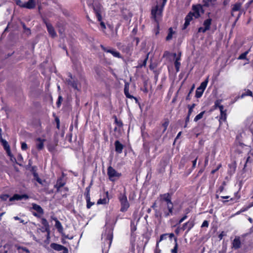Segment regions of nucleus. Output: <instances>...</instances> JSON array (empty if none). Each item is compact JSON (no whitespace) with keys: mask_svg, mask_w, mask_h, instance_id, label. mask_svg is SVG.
Wrapping results in <instances>:
<instances>
[{"mask_svg":"<svg viewBox=\"0 0 253 253\" xmlns=\"http://www.w3.org/2000/svg\"><path fill=\"white\" fill-rule=\"evenodd\" d=\"M155 215L157 217H161L162 216V213L158 210H155Z\"/></svg>","mask_w":253,"mask_h":253,"instance_id":"47","label":"nucleus"},{"mask_svg":"<svg viewBox=\"0 0 253 253\" xmlns=\"http://www.w3.org/2000/svg\"><path fill=\"white\" fill-rule=\"evenodd\" d=\"M27 145L25 142L21 143V149L22 150H26L27 149Z\"/></svg>","mask_w":253,"mask_h":253,"instance_id":"49","label":"nucleus"},{"mask_svg":"<svg viewBox=\"0 0 253 253\" xmlns=\"http://www.w3.org/2000/svg\"><path fill=\"white\" fill-rule=\"evenodd\" d=\"M107 175L109 177V179L111 181L114 182L121 177L122 174L117 171L111 166H109L107 168Z\"/></svg>","mask_w":253,"mask_h":253,"instance_id":"3","label":"nucleus"},{"mask_svg":"<svg viewBox=\"0 0 253 253\" xmlns=\"http://www.w3.org/2000/svg\"><path fill=\"white\" fill-rule=\"evenodd\" d=\"M151 208H152L153 210H158V209H157V204H156V202H155V203H154L153 204V205H152V206H151Z\"/></svg>","mask_w":253,"mask_h":253,"instance_id":"62","label":"nucleus"},{"mask_svg":"<svg viewBox=\"0 0 253 253\" xmlns=\"http://www.w3.org/2000/svg\"><path fill=\"white\" fill-rule=\"evenodd\" d=\"M249 50L246 51V52L242 53L238 58V59L243 60V59H247L249 61V59L246 58L247 54L249 53Z\"/></svg>","mask_w":253,"mask_h":253,"instance_id":"34","label":"nucleus"},{"mask_svg":"<svg viewBox=\"0 0 253 253\" xmlns=\"http://www.w3.org/2000/svg\"><path fill=\"white\" fill-rule=\"evenodd\" d=\"M204 91L201 90L200 88H199V87H198L197 88V90L196 91V93H195V96L197 98H200L203 94V92H204Z\"/></svg>","mask_w":253,"mask_h":253,"instance_id":"33","label":"nucleus"},{"mask_svg":"<svg viewBox=\"0 0 253 253\" xmlns=\"http://www.w3.org/2000/svg\"><path fill=\"white\" fill-rule=\"evenodd\" d=\"M61 252L60 253H68V249L64 247V248L63 249V250L61 251Z\"/></svg>","mask_w":253,"mask_h":253,"instance_id":"61","label":"nucleus"},{"mask_svg":"<svg viewBox=\"0 0 253 253\" xmlns=\"http://www.w3.org/2000/svg\"><path fill=\"white\" fill-rule=\"evenodd\" d=\"M219 110L220 112V116L219 118V122H220L221 120L223 121H225L226 120V110H224V107L223 105H221L219 106Z\"/></svg>","mask_w":253,"mask_h":253,"instance_id":"15","label":"nucleus"},{"mask_svg":"<svg viewBox=\"0 0 253 253\" xmlns=\"http://www.w3.org/2000/svg\"><path fill=\"white\" fill-rule=\"evenodd\" d=\"M32 208L37 211V212L39 214H42L43 213V210L42 208V207L36 204H33Z\"/></svg>","mask_w":253,"mask_h":253,"instance_id":"25","label":"nucleus"},{"mask_svg":"<svg viewBox=\"0 0 253 253\" xmlns=\"http://www.w3.org/2000/svg\"><path fill=\"white\" fill-rule=\"evenodd\" d=\"M174 236V235L173 233H168V237L170 238V239H171Z\"/></svg>","mask_w":253,"mask_h":253,"instance_id":"64","label":"nucleus"},{"mask_svg":"<svg viewBox=\"0 0 253 253\" xmlns=\"http://www.w3.org/2000/svg\"><path fill=\"white\" fill-rule=\"evenodd\" d=\"M13 218H14L15 220H18V221H19V222H20V223H23V224H26L27 223V221H25V220H23V219H21V218H19V217H18V216H14V217H13Z\"/></svg>","mask_w":253,"mask_h":253,"instance_id":"44","label":"nucleus"},{"mask_svg":"<svg viewBox=\"0 0 253 253\" xmlns=\"http://www.w3.org/2000/svg\"><path fill=\"white\" fill-rule=\"evenodd\" d=\"M17 249L18 250H21L23 251L26 252V253H30L29 250L28 249H27L26 248H25V247H19L17 248Z\"/></svg>","mask_w":253,"mask_h":253,"instance_id":"48","label":"nucleus"},{"mask_svg":"<svg viewBox=\"0 0 253 253\" xmlns=\"http://www.w3.org/2000/svg\"><path fill=\"white\" fill-rule=\"evenodd\" d=\"M86 203H87V204H86V208L87 209H90V207L94 205V203H92V202H90V195H89V192H88L87 193H86Z\"/></svg>","mask_w":253,"mask_h":253,"instance_id":"28","label":"nucleus"},{"mask_svg":"<svg viewBox=\"0 0 253 253\" xmlns=\"http://www.w3.org/2000/svg\"><path fill=\"white\" fill-rule=\"evenodd\" d=\"M0 142L1 143L4 149L6 151V153H7L8 155L11 156L10 146L8 142L4 139L0 140Z\"/></svg>","mask_w":253,"mask_h":253,"instance_id":"17","label":"nucleus"},{"mask_svg":"<svg viewBox=\"0 0 253 253\" xmlns=\"http://www.w3.org/2000/svg\"><path fill=\"white\" fill-rule=\"evenodd\" d=\"M93 7L94 11L95 13L96 16L97 18V19L99 21H101L102 20V17L100 13V10L99 9L95 8L94 6H92Z\"/></svg>","mask_w":253,"mask_h":253,"instance_id":"31","label":"nucleus"},{"mask_svg":"<svg viewBox=\"0 0 253 253\" xmlns=\"http://www.w3.org/2000/svg\"><path fill=\"white\" fill-rule=\"evenodd\" d=\"M16 3L19 6L23 7V3L22 2L21 0H15Z\"/></svg>","mask_w":253,"mask_h":253,"instance_id":"56","label":"nucleus"},{"mask_svg":"<svg viewBox=\"0 0 253 253\" xmlns=\"http://www.w3.org/2000/svg\"><path fill=\"white\" fill-rule=\"evenodd\" d=\"M50 247L55 251H61L64 248V246L56 243H51Z\"/></svg>","mask_w":253,"mask_h":253,"instance_id":"23","label":"nucleus"},{"mask_svg":"<svg viewBox=\"0 0 253 253\" xmlns=\"http://www.w3.org/2000/svg\"><path fill=\"white\" fill-rule=\"evenodd\" d=\"M45 139H42L41 138H38L36 139V147L38 150H41L43 148V143Z\"/></svg>","mask_w":253,"mask_h":253,"instance_id":"18","label":"nucleus"},{"mask_svg":"<svg viewBox=\"0 0 253 253\" xmlns=\"http://www.w3.org/2000/svg\"><path fill=\"white\" fill-rule=\"evenodd\" d=\"M212 20L211 18H209L205 20L204 22L203 25L207 30H210L211 24Z\"/></svg>","mask_w":253,"mask_h":253,"instance_id":"29","label":"nucleus"},{"mask_svg":"<svg viewBox=\"0 0 253 253\" xmlns=\"http://www.w3.org/2000/svg\"><path fill=\"white\" fill-rule=\"evenodd\" d=\"M23 28L25 31H27L29 34H30V30L29 28H27L26 27V25L25 24H23Z\"/></svg>","mask_w":253,"mask_h":253,"instance_id":"59","label":"nucleus"},{"mask_svg":"<svg viewBox=\"0 0 253 253\" xmlns=\"http://www.w3.org/2000/svg\"><path fill=\"white\" fill-rule=\"evenodd\" d=\"M159 244H158V243H156L155 253H161V250L159 248Z\"/></svg>","mask_w":253,"mask_h":253,"instance_id":"52","label":"nucleus"},{"mask_svg":"<svg viewBox=\"0 0 253 253\" xmlns=\"http://www.w3.org/2000/svg\"><path fill=\"white\" fill-rule=\"evenodd\" d=\"M221 167V164H220L219 165H218L217 167L216 168V169H213L211 171V173L212 174H214L215 172H216Z\"/></svg>","mask_w":253,"mask_h":253,"instance_id":"55","label":"nucleus"},{"mask_svg":"<svg viewBox=\"0 0 253 253\" xmlns=\"http://www.w3.org/2000/svg\"><path fill=\"white\" fill-rule=\"evenodd\" d=\"M23 8L28 9H33L36 6L35 0H29L27 2L23 3Z\"/></svg>","mask_w":253,"mask_h":253,"instance_id":"12","label":"nucleus"},{"mask_svg":"<svg viewBox=\"0 0 253 253\" xmlns=\"http://www.w3.org/2000/svg\"><path fill=\"white\" fill-rule=\"evenodd\" d=\"M109 202V199L108 198V192H106L105 193V197L103 198H100L98 200L97 204H106Z\"/></svg>","mask_w":253,"mask_h":253,"instance_id":"21","label":"nucleus"},{"mask_svg":"<svg viewBox=\"0 0 253 253\" xmlns=\"http://www.w3.org/2000/svg\"><path fill=\"white\" fill-rule=\"evenodd\" d=\"M208 79L207 80H206L205 81L202 82L200 86L198 87L199 88H200L201 90L204 91L205 89H206V87H207V84H208Z\"/></svg>","mask_w":253,"mask_h":253,"instance_id":"36","label":"nucleus"},{"mask_svg":"<svg viewBox=\"0 0 253 253\" xmlns=\"http://www.w3.org/2000/svg\"><path fill=\"white\" fill-rule=\"evenodd\" d=\"M124 93L127 98L130 99H134L137 100L136 98L134 97L132 95H130L129 93V84L127 83H125L124 87Z\"/></svg>","mask_w":253,"mask_h":253,"instance_id":"16","label":"nucleus"},{"mask_svg":"<svg viewBox=\"0 0 253 253\" xmlns=\"http://www.w3.org/2000/svg\"><path fill=\"white\" fill-rule=\"evenodd\" d=\"M34 178L35 179H36V180L40 184H43L42 183V179L39 177V175L38 174V173L35 172L34 173Z\"/></svg>","mask_w":253,"mask_h":253,"instance_id":"40","label":"nucleus"},{"mask_svg":"<svg viewBox=\"0 0 253 253\" xmlns=\"http://www.w3.org/2000/svg\"><path fill=\"white\" fill-rule=\"evenodd\" d=\"M53 219L55 221V227L56 228L58 231L60 233H62L63 232V227L61 222L56 218H54Z\"/></svg>","mask_w":253,"mask_h":253,"instance_id":"20","label":"nucleus"},{"mask_svg":"<svg viewBox=\"0 0 253 253\" xmlns=\"http://www.w3.org/2000/svg\"><path fill=\"white\" fill-rule=\"evenodd\" d=\"M68 77L70 78L66 80V82L68 84L71 85L74 89L79 90V88L78 87V80H74L73 78L72 74L70 73H68Z\"/></svg>","mask_w":253,"mask_h":253,"instance_id":"9","label":"nucleus"},{"mask_svg":"<svg viewBox=\"0 0 253 253\" xmlns=\"http://www.w3.org/2000/svg\"><path fill=\"white\" fill-rule=\"evenodd\" d=\"M175 32L173 30L172 28H169L168 31V34L167 36L166 40L167 41H169L172 39L173 35L175 34Z\"/></svg>","mask_w":253,"mask_h":253,"instance_id":"26","label":"nucleus"},{"mask_svg":"<svg viewBox=\"0 0 253 253\" xmlns=\"http://www.w3.org/2000/svg\"><path fill=\"white\" fill-rule=\"evenodd\" d=\"M65 182L63 181V179L61 177L58 178L57 180L56 184L55 185V187L57 189V191L58 192H60V188L64 186L65 185Z\"/></svg>","mask_w":253,"mask_h":253,"instance_id":"19","label":"nucleus"},{"mask_svg":"<svg viewBox=\"0 0 253 253\" xmlns=\"http://www.w3.org/2000/svg\"><path fill=\"white\" fill-rule=\"evenodd\" d=\"M168 237V233L163 234L160 236V239L157 240V243L159 244L162 241L166 240Z\"/></svg>","mask_w":253,"mask_h":253,"instance_id":"37","label":"nucleus"},{"mask_svg":"<svg viewBox=\"0 0 253 253\" xmlns=\"http://www.w3.org/2000/svg\"><path fill=\"white\" fill-rule=\"evenodd\" d=\"M242 6V4L240 2L236 3L233 5V7L232 8V15L234 16V12L236 11H238L241 9Z\"/></svg>","mask_w":253,"mask_h":253,"instance_id":"22","label":"nucleus"},{"mask_svg":"<svg viewBox=\"0 0 253 253\" xmlns=\"http://www.w3.org/2000/svg\"><path fill=\"white\" fill-rule=\"evenodd\" d=\"M225 235L224 232H222L219 235H218V238L219 240H221L223 238V237Z\"/></svg>","mask_w":253,"mask_h":253,"instance_id":"60","label":"nucleus"},{"mask_svg":"<svg viewBox=\"0 0 253 253\" xmlns=\"http://www.w3.org/2000/svg\"><path fill=\"white\" fill-rule=\"evenodd\" d=\"M192 14L194 15V17L196 19L199 18L201 16V13H204L203 6L201 4H197L192 5Z\"/></svg>","mask_w":253,"mask_h":253,"instance_id":"5","label":"nucleus"},{"mask_svg":"<svg viewBox=\"0 0 253 253\" xmlns=\"http://www.w3.org/2000/svg\"><path fill=\"white\" fill-rule=\"evenodd\" d=\"M119 200L121 206L120 211L122 212L126 211L129 207V204L127 199L125 190L123 193H120Z\"/></svg>","mask_w":253,"mask_h":253,"instance_id":"2","label":"nucleus"},{"mask_svg":"<svg viewBox=\"0 0 253 253\" xmlns=\"http://www.w3.org/2000/svg\"><path fill=\"white\" fill-rule=\"evenodd\" d=\"M115 151L118 154H121L123 152V149L124 148V145L120 143L119 140H116L115 142Z\"/></svg>","mask_w":253,"mask_h":253,"instance_id":"13","label":"nucleus"},{"mask_svg":"<svg viewBox=\"0 0 253 253\" xmlns=\"http://www.w3.org/2000/svg\"><path fill=\"white\" fill-rule=\"evenodd\" d=\"M198 158V156H193V154L189 157V160H191L192 159L194 158V160L192 161V169H194L196 167L197 160Z\"/></svg>","mask_w":253,"mask_h":253,"instance_id":"32","label":"nucleus"},{"mask_svg":"<svg viewBox=\"0 0 253 253\" xmlns=\"http://www.w3.org/2000/svg\"><path fill=\"white\" fill-rule=\"evenodd\" d=\"M221 101H222V100H220V99L217 100L215 101V102H214L215 108H216L217 107L219 108V106L221 105H220Z\"/></svg>","mask_w":253,"mask_h":253,"instance_id":"45","label":"nucleus"},{"mask_svg":"<svg viewBox=\"0 0 253 253\" xmlns=\"http://www.w3.org/2000/svg\"><path fill=\"white\" fill-rule=\"evenodd\" d=\"M204 113L205 111H203L199 113L195 117L194 121L195 122H197L198 120L201 119L203 118Z\"/></svg>","mask_w":253,"mask_h":253,"instance_id":"38","label":"nucleus"},{"mask_svg":"<svg viewBox=\"0 0 253 253\" xmlns=\"http://www.w3.org/2000/svg\"><path fill=\"white\" fill-rule=\"evenodd\" d=\"M101 47L103 51L106 52L111 53L114 57L121 58L122 56L119 52L117 51L116 49L112 48L105 47L103 45H101Z\"/></svg>","mask_w":253,"mask_h":253,"instance_id":"7","label":"nucleus"},{"mask_svg":"<svg viewBox=\"0 0 253 253\" xmlns=\"http://www.w3.org/2000/svg\"><path fill=\"white\" fill-rule=\"evenodd\" d=\"M170 55V53L168 51H165L164 54H163V57H168Z\"/></svg>","mask_w":253,"mask_h":253,"instance_id":"58","label":"nucleus"},{"mask_svg":"<svg viewBox=\"0 0 253 253\" xmlns=\"http://www.w3.org/2000/svg\"><path fill=\"white\" fill-rule=\"evenodd\" d=\"M175 245L172 249L171 250V253H177L178 244L177 242V238H174Z\"/></svg>","mask_w":253,"mask_h":253,"instance_id":"35","label":"nucleus"},{"mask_svg":"<svg viewBox=\"0 0 253 253\" xmlns=\"http://www.w3.org/2000/svg\"><path fill=\"white\" fill-rule=\"evenodd\" d=\"M245 96H253V92L250 90H247L242 95V97H243Z\"/></svg>","mask_w":253,"mask_h":253,"instance_id":"42","label":"nucleus"},{"mask_svg":"<svg viewBox=\"0 0 253 253\" xmlns=\"http://www.w3.org/2000/svg\"><path fill=\"white\" fill-rule=\"evenodd\" d=\"M29 198L28 196L26 194L24 195H19V194H14L12 197L9 198V201H12L14 200H21L23 199H28Z\"/></svg>","mask_w":253,"mask_h":253,"instance_id":"11","label":"nucleus"},{"mask_svg":"<svg viewBox=\"0 0 253 253\" xmlns=\"http://www.w3.org/2000/svg\"><path fill=\"white\" fill-rule=\"evenodd\" d=\"M195 107V104H193L191 105H188V116H190L193 111V108Z\"/></svg>","mask_w":253,"mask_h":253,"instance_id":"41","label":"nucleus"},{"mask_svg":"<svg viewBox=\"0 0 253 253\" xmlns=\"http://www.w3.org/2000/svg\"><path fill=\"white\" fill-rule=\"evenodd\" d=\"M209 226V222L207 220H204L203 222L201 227H208Z\"/></svg>","mask_w":253,"mask_h":253,"instance_id":"54","label":"nucleus"},{"mask_svg":"<svg viewBox=\"0 0 253 253\" xmlns=\"http://www.w3.org/2000/svg\"><path fill=\"white\" fill-rule=\"evenodd\" d=\"M161 200L166 202V204L162 203L160 205V208L163 210L164 216L166 217L173 214V205L171 202V197L169 193L161 194L160 195Z\"/></svg>","mask_w":253,"mask_h":253,"instance_id":"1","label":"nucleus"},{"mask_svg":"<svg viewBox=\"0 0 253 253\" xmlns=\"http://www.w3.org/2000/svg\"><path fill=\"white\" fill-rule=\"evenodd\" d=\"M41 223L44 226L46 229L49 227L48 222L45 218H42Z\"/></svg>","mask_w":253,"mask_h":253,"instance_id":"39","label":"nucleus"},{"mask_svg":"<svg viewBox=\"0 0 253 253\" xmlns=\"http://www.w3.org/2000/svg\"><path fill=\"white\" fill-rule=\"evenodd\" d=\"M169 125V121L168 120H166L165 122L162 124L161 127L163 128V130L160 131L161 128H158L155 130V134L154 136L156 139H159L163 133H164L167 129V127Z\"/></svg>","mask_w":253,"mask_h":253,"instance_id":"4","label":"nucleus"},{"mask_svg":"<svg viewBox=\"0 0 253 253\" xmlns=\"http://www.w3.org/2000/svg\"><path fill=\"white\" fill-rule=\"evenodd\" d=\"M112 239H113V232H112V230H110L109 233L107 235L106 239V241L107 243V244H109V247L110 246V245L111 244Z\"/></svg>","mask_w":253,"mask_h":253,"instance_id":"27","label":"nucleus"},{"mask_svg":"<svg viewBox=\"0 0 253 253\" xmlns=\"http://www.w3.org/2000/svg\"><path fill=\"white\" fill-rule=\"evenodd\" d=\"M100 27H101V30L103 31L104 33H105L104 30L106 29V26H105V23L102 21H101V22H100Z\"/></svg>","mask_w":253,"mask_h":253,"instance_id":"53","label":"nucleus"},{"mask_svg":"<svg viewBox=\"0 0 253 253\" xmlns=\"http://www.w3.org/2000/svg\"><path fill=\"white\" fill-rule=\"evenodd\" d=\"M166 3H164V2H162L161 7L159 8L158 6H156L155 8H154L152 10V15L153 17L156 20V17L157 15H161L162 14V11L163 10L164 7L166 5Z\"/></svg>","mask_w":253,"mask_h":253,"instance_id":"8","label":"nucleus"},{"mask_svg":"<svg viewBox=\"0 0 253 253\" xmlns=\"http://www.w3.org/2000/svg\"><path fill=\"white\" fill-rule=\"evenodd\" d=\"M174 66L177 72L179 71V68L180 66V63L179 61H175Z\"/></svg>","mask_w":253,"mask_h":253,"instance_id":"43","label":"nucleus"},{"mask_svg":"<svg viewBox=\"0 0 253 253\" xmlns=\"http://www.w3.org/2000/svg\"><path fill=\"white\" fill-rule=\"evenodd\" d=\"M216 0H203V4L202 5L203 7H209L211 4L214 5L215 4Z\"/></svg>","mask_w":253,"mask_h":253,"instance_id":"24","label":"nucleus"},{"mask_svg":"<svg viewBox=\"0 0 253 253\" xmlns=\"http://www.w3.org/2000/svg\"><path fill=\"white\" fill-rule=\"evenodd\" d=\"M208 30H207L206 28H205V27H200L198 29V32L199 33H205L207 31H208Z\"/></svg>","mask_w":253,"mask_h":253,"instance_id":"51","label":"nucleus"},{"mask_svg":"<svg viewBox=\"0 0 253 253\" xmlns=\"http://www.w3.org/2000/svg\"><path fill=\"white\" fill-rule=\"evenodd\" d=\"M232 248L234 249H238L241 247V243L239 237H236L232 242Z\"/></svg>","mask_w":253,"mask_h":253,"instance_id":"14","label":"nucleus"},{"mask_svg":"<svg viewBox=\"0 0 253 253\" xmlns=\"http://www.w3.org/2000/svg\"><path fill=\"white\" fill-rule=\"evenodd\" d=\"M194 225L193 220L190 219L188 222L185 223V226H187V231L188 232Z\"/></svg>","mask_w":253,"mask_h":253,"instance_id":"30","label":"nucleus"},{"mask_svg":"<svg viewBox=\"0 0 253 253\" xmlns=\"http://www.w3.org/2000/svg\"><path fill=\"white\" fill-rule=\"evenodd\" d=\"M192 11H190L185 18V23L183 25V29H185L190 24V22L193 20L194 15H192Z\"/></svg>","mask_w":253,"mask_h":253,"instance_id":"10","label":"nucleus"},{"mask_svg":"<svg viewBox=\"0 0 253 253\" xmlns=\"http://www.w3.org/2000/svg\"><path fill=\"white\" fill-rule=\"evenodd\" d=\"M42 20L43 23L46 25L47 32L50 35V37H51L52 38H54L57 37V34L54 30V27L52 25V24L49 23L47 19L46 18H42Z\"/></svg>","mask_w":253,"mask_h":253,"instance_id":"6","label":"nucleus"},{"mask_svg":"<svg viewBox=\"0 0 253 253\" xmlns=\"http://www.w3.org/2000/svg\"><path fill=\"white\" fill-rule=\"evenodd\" d=\"M0 198L3 201H6L9 198V195L7 194L1 195Z\"/></svg>","mask_w":253,"mask_h":253,"instance_id":"46","label":"nucleus"},{"mask_svg":"<svg viewBox=\"0 0 253 253\" xmlns=\"http://www.w3.org/2000/svg\"><path fill=\"white\" fill-rule=\"evenodd\" d=\"M181 52L179 53L178 56L175 58V61H179L180 60Z\"/></svg>","mask_w":253,"mask_h":253,"instance_id":"63","label":"nucleus"},{"mask_svg":"<svg viewBox=\"0 0 253 253\" xmlns=\"http://www.w3.org/2000/svg\"><path fill=\"white\" fill-rule=\"evenodd\" d=\"M62 101V97L61 96H59L58 97V101L56 103V104H57V106L58 107H60Z\"/></svg>","mask_w":253,"mask_h":253,"instance_id":"50","label":"nucleus"},{"mask_svg":"<svg viewBox=\"0 0 253 253\" xmlns=\"http://www.w3.org/2000/svg\"><path fill=\"white\" fill-rule=\"evenodd\" d=\"M187 218V215H184L183 217H182L178 221V224H180L182 223L184 220H185Z\"/></svg>","mask_w":253,"mask_h":253,"instance_id":"57","label":"nucleus"}]
</instances>
